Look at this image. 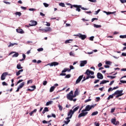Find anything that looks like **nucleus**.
I'll list each match as a JSON object with an SVG mask.
<instances>
[{
	"mask_svg": "<svg viewBox=\"0 0 126 126\" xmlns=\"http://www.w3.org/2000/svg\"><path fill=\"white\" fill-rule=\"evenodd\" d=\"M78 109H79V106L76 107L73 109V110L72 109L70 110L67 114V116H68V119H71V118H72L73 114H74V113H75V112H76V111H77Z\"/></svg>",
	"mask_w": 126,
	"mask_h": 126,
	"instance_id": "obj_1",
	"label": "nucleus"
},
{
	"mask_svg": "<svg viewBox=\"0 0 126 126\" xmlns=\"http://www.w3.org/2000/svg\"><path fill=\"white\" fill-rule=\"evenodd\" d=\"M85 74L87 75L86 78V80L89 79V78H90V74H91L92 75H94V71H92L90 70L89 69H87L85 72Z\"/></svg>",
	"mask_w": 126,
	"mask_h": 126,
	"instance_id": "obj_2",
	"label": "nucleus"
},
{
	"mask_svg": "<svg viewBox=\"0 0 126 126\" xmlns=\"http://www.w3.org/2000/svg\"><path fill=\"white\" fill-rule=\"evenodd\" d=\"M72 95H73V91H71L66 95V98L69 101H72Z\"/></svg>",
	"mask_w": 126,
	"mask_h": 126,
	"instance_id": "obj_3",
	"label": "nucleus"
},
{
	"mask_svg": "<svg viewBox=\"0 0 126 126\" xmlns=\"http://www.w3.org/2000/svg\"><path fill=\"white\" fill-rule=\"evenodd\" d=\"M75 36H76L77 37H79V38H80V39H81L82 40H85V39H86V37H87L86 35L82 34L81 33L76 34Z\"/></svg>",
	"mask_w": 126,
	"mask_h": 126,
	"instance_id": "obj_4",
	"label": "nucleus"
},
{
	"mask_svg": "<svg viewBox=\"0 0 126 126\" xmlns=\"http://www.w3.org/2000/svg\"><path fill=\"white\" fill-rule=\"evenodd\" d=\"M96 106V104H94L93 105H88L86 106V110L87 111H89L91 109L94 108V107Z\"/></svg>",
	"mask_w": 126,
	"mask_h": 126,
	"instance_id": "obj_5",
	"label": "nucleus"
},
{
	"mask_svg": "<svg viewBox=\"0 0 126 126\" xmlns=\"http://www.w3.org/2000/svg\"><path fill=\"white\" fill-rule=\"evenodd\" d=\"M38 24V23L36 21H31V24H30L29 26H27V27H30V26H36Z\"/></svg>",
	"mask_w": 126,
	"mask_h": 126,
	"instance_id": "obj_6",
	"label": "nucleus"
},
{
	"mask_svg": "<svg viewBox=\"0 0 126 126\" xmlns=\"http://www.w3.org/2000/svg\"><path fill=\"white\" fill-rule=\"evenodd\" d=\"M8 75V72H5L2 74L1 75V80H4L5 79L6 76Z\"/></svg>",
	"mask_w": 126,
	"mask_h": 126,
	"instance_id": "obj_7",
	"label": "nucleus"
},
{
	"mask_svg": "<svg viewBox=\"0 0 126 126\" xmlns=\"http://www.w3.org/2000/svg\"><path fill=\"white\" fill-rule=\"evenodd\" d=\"M74 7L76 8V11H78V12H80V11H81V9H80V8H81V5L74 4Z\"/></svg>",
	"mask_w": 126,
	"mask_h": 126,
	"instance_id": "obj_8",
	"label": "nucleus"
},
{
	"mask_svg": "<svg viewBox=\"0 0 126 126\" xmlns=\"http://www.w3.org/2000/svg\"><path fill=\"white\" fill-rule=\"evenodd\" d=\"M88 114V112H82L79 115H78V118H81L82 117H85L87 115V114Z\"/></svg>",
	"mask_w": 126,
	"mask_h": 126,
	"instance_id": "obj_9",
	"label": "nucleus"
},
{
	"mask_svg": "<svg viewBox=\"0 0 126 126\" xmlns=\"http://www.w3.org/2000/svg\"><path fill=\"white\" fill-rule=\"evenodd\" d=\"M83 76L84 75H81L77 79L76 81V84H78V83H79L80 82V81H81V80L83 78Z\"/></svg>",
	"mask_w": 126,
	"mask_h": 126,
	"instance_id": "obj_10",
	"label": "nucleus"
},
{
	"mask_svg": "<svg viewBox=\"0 0 126 126\" xmlns=\"http://www.w3.org/2000/svg\"><path fill=\"white\" fill-rule=\"evenodd\" d=\"M47 65H50V66H56V65H59V63L58 62H52L50 63H48Z\"/></svg>",
	"mask_w": 126,
	"mask_h": 126,
	"instance_id": "obj_11",
	"label": "nucleus"
},
{
	"mask_svg": "<svg viewBox=\"0 0 126 126\" xmlns=\"http://www.w3.org/2000/svg\"><path fill=\"white\" fill-rule=\"evenodd\" d=\"M119 94H117L116 96V98H119V97H121V96H123L124 95V94H123V91L120 90L119 91Z\"/></svg>",
	"mask_w": 126,
	"mask_h": 126,
	"instance_id": "obj_12",
	"label": "nucleus"
},
{
	"mask_svg": "<svg viewBox=\"0 0 126 126\" xmlns=\"http://www.w3.org/2000/svg\"><path fill=\"white\" fill-rule=\"evenodd\" d=\"M42 31H44V32H52V28L51 27H46L45 29L42 30Z\"/></svg>",
	"mask_w": 126,
	"mask_h": 126,
	"instance_id": "obj_13",
	"label": "nucleus"
},
{
	"mask_svg": "<svg viewBox=\"0 0 126 126\" xmlns=\"http://www.w3.org/2000/svg\"><path fill=\"white\" fill-rule=\"evenodd\" d=\"M97 78H98V79H103V78H104V76L101 73L98 72L97 74Z\"/></svg>",
	"mask_w": 126,
	"mask_h": 126,
	"instance_id": "obj_14",
	"label": "nucleus"
},
{
	"mask_svg": "<svg viewBox=\"0 0 126 126\" xmlns=\"http://www.w3.org/2000/svg\"><path fill=\"white\" fill-rule=\"evenodd\" d=\"M80 66L82 67V66H84V65H85V64H87V61L85 60V61H82L80 62Z\"/></svg>",
	"mask_w": 126,
	"mask_h": 126,
	"instance_id": "obj_15",
	"label": "nucleus"
},
{
	"mask_svg": "<svg viewBox=\"0 0 126 126\" xmlns=\"http://www.w3.org/2000/svg\"><path fill=\"white\" fill-rule=\"evenodd\" d=\"M16 32L18 33H20V34H23V33H24V32L23 31V30L21 29H17L16 30Z\"/></svg>",
	"mask_w": 126,
	"mask_h": 126,
	"instance_id": "obj_16",
	"label": "nucleus"
},
{
	"mask_svg": "<svg viewBox=\"0 0 126 126\" xmlns=\"http://www.w3.org/2000/svg\"><path fill=\"white\" fill-rule=\"evenodd\" d=\"M21 72H23V69H21V70H19L18 72H16L17 76L20 75V73H21Z\"/></svg>",
	"mask_w": 126,
	"mask_h": 126,
	"instance_id": "obj_17",
	"label": "nucleus"
},
{
	"mask_svg": "<svg viewBox=\"0 0 126 126\" xmlns=\"http://www.w3.org/2000/svg\"><path fill=\"white\" fill-rule=\"evenodd\" d=\"M17 69H22L23 68V67L21 66V64H20V63H19L17 65Z\"/></svg>",
	"mask_w": 126,
	"mask_h": 126,
	"instance_id": "obj_18",
	"label": "nucleus"
},
{
	"mask_svg": "<svg viewBox=\"0 0 126 126\" xmlns=\"http://www.w3.org/2000/svg\"><path fill=\"white\" fill-rule=\"evenodd\" d=\"M46 112H49V108L48 107H45L44 110L42 111V114H45Z\"/></svg>",
	"mask_w": 126,
	"mask_h": 126,
	"instance_id": "obj_19",
	"label": "nucleus"
},
{
	"mask_svg": "<svg viewBox=\"0 0 126 126\" xmlns=\"http://www.w3.org/2000/svg\"><path fill=\"white\" fill-rule=\"evenodd\" d=\"M25 84V83L22 82V83H21L20 84L19 86H18V87L19 88H20V89H21V88H23V86H24Z\"/></svg>",
	"mask_w": 126,
	"mask_h": 126,
	"instance_id": "obj_20",
	"label": "nucleus"
},
{
	"mask_svg": "<svg viewBox=\"0 0 126 126\" xmlns=\"http://www.w3.org/2000/svg\"><path fill=\"white\" fill-rule=\"evenodd\" d=\"M69 119H71V118H68V117H67L66 118V120H67V121H64V124H65V125H68V123L70 122V120H69Z\"/></svg>",
	"mask_w": 126,
	"mask_h": 126,
	"instance_id": "obj_21",
	"label": "nucleus"
},
{
	"mask_svg": "<svg viewBox=\"0 0 126 126\" xmlns=\"http://www.w3.org/2000/svg\"><path fill=\"white\" fill-rule=\"evenodd\" d=\"M37 112V109H34L33 111H31L30 113V116H32L33 115V114H34V113H36Z\"/></svg>",
	"mask_w": 126,
	"mask_h": 126,
	"instance_id": "obj_22",
	"label": "nucleus"
},
{
	"mask_svg": "<svg viewBox=\"0 0 126 126\" xmlns=\"http://www.w3.org/2000/svg\"><path fill=\"white\" fill-rule=\"evenodd\" d=\"M107 82H109V81L103 80L99 83V84H105V83H107Z\"/></svg>",
	"mask_w": 126,
	"mask_h": 126,
	"instance_id": "obj_23",
	"label": "nucleus"
},
{
	"mask_svg": "<svg viewBox=\"0 0 126 126\" xmlns=\"http://www.w3.org/2000/svg\"><path fill=\"white\" fill-rule=\"evenodd\" d=\"M104 12H105V13H106L107 15H109L110 14H114V13H116V11H114L113 12L104 11Z\"/></svg>",
	"mask_w": 126,
	"mask_h": 126,
	"instance_id": "obj_24",
	"label": "nucleus"
},
{
	"mask_svg": "<svg viewBox=\"0 0 126 126\" xmlns=\"http://www.w3.org/2000/svg\"><path fill=\"white\" fill-rule=\"evenodd\" d=\"M55 88H56L55 86L51 87L50 89V92H53L54 90H55Z\"/></svg>",
	"mask_w": 126,
	"mask_h": 126,
	"instance_id": "obj_25",
	"label": "nucleus"
},
{
	"mask_svg": "<svg viewBox=\"0 0 126 126\" xmlns=\"http://www.w3.org/2000/svg\"><path fill=\"white\" fill-rule=\"evenodd\" d=\"M53 103V101H49L46 102V106H50L51 104Z\"/></svg>",
	"mask_w": 126,
	"mask_h": 126,
	"instance_id": "obj_26",
	"label": "nucleus"
},
{
	"mask_svg": "<svg viewBox=\"0 0 126 126\" xmlns=\"http://www.w3.org/2000/svg\"><path fill=\"white\" fill-rule=\"evenodd\" d=\"M94 27H95V28H101L102 27V26L101 25H98L96 24L94 25Z\"/></svg>",
	"mask_w": 126,
	"mask_h": 126,
	"instance_id": "obj_27",
	"label": "nucleus"
},
{
	"mask_svg": "<svg viewBox=\"0 0 126 126\" xmlns=\"http://www.w3.org/2000/svg\"><path fill=\"white\" fill-rule=\"evenodd\" d=\"M119 94V90H117L114 94H113L112 95L114 96H115V95H117V94Z\"/></svg>",
	"mask_w": 126,
	"mask_h": 126,
	"instance_id": "obj_28",
	"label": "nucleus"
},
{
	"mask_svg": "<svg viewBox=\"0 0 126 126\" xmlns=\"http://www.w3.org/2000/svg\"><path fill=\"white\" fill-rule=\"evenodd\" d=\"M19 56V54L18 53H16L15 54L13 55V58H17Z\"/></svg>",
	"mask_w": 126,
	"mask_h": 126,
	"instance_id": "obj_29",
	"label": "nucleus"
},
{
	"mask_svg": "<svg viewBox=\"0 0 126 126\" xmlns=\"http://www.w3.org/2000/svg\"><path fill=\"white\" fill-rule=\"evenodd\" d=\"M14 45H17V43H10V45H9L8 46V47H9V48L10 47H13V46H14Z\"/></svg>",
	"mask_w": 126,
	"mask_h": 126,
	"instance_id": "obj_30",
	"label": "nucleus"
},
{
	"mask_svg": "<svg viewBox=\"0 0 126 126\" xmlns=\"http://www.w3.org/2000/svg\"><path fill=\"white\" fill-rule=\"evenodd\" d=\"M59 5L60 6H62V7H64V6H65L64 3L63 2L59 3Z\"/></svg>",
	"mask_w": 126,
	"mask_h": 126,
	"instance_id": "obj_31",
	"label": "nucleus"
},
{
	"mask_svg": "<svg viewBox=\"0 0 126 126\" xmlns=\"http://www.w3.org/2000/svg\"><path fill=\"white\" fill-rule=\"evenodd\" d=\"M15 15H18L19 16H21V13L20 12H17L15 13Z\"/></svg>",
	"mask_w": 126,
	"mask_h": 126,
	"instance_id": "obj_32",
	"label": "nucleus"
},
{
	"mask_svg": "<svg viewBox=\"0 0 126 126\" xmlns=\"http://www.w3.org/2000/svg\"><path fill=\"white\" fill-rule=\"evenodd\" d=\"M2 85H3V86H7L8 85V84L6 83V82H3L2 83Z\"/></svg>",
	"mask_w": 126,
	"mask_h": 126,
	"instance_id": "obj_33",
	"label": "nucleus"
},
{
	"mask_svg": "<svg viewBox=\"0 0 126 126\" xmlns=\"http://www.w3.org/2000/svg\"><path fill=\"white\" fill-rule=\"evenodd\" d=\"M96 115H98V111L94 112L92 114V116H96Z\"/></svg>",
	"mask_w": 126,
	"mask_h": 126,
	"instance_id": "obj_34",
	"label": "nucleus"
},
{
	"mask_svg": "<svg viewBox=\"0 0 126 126\" xmlns=\"http://www.w3.org/2000/svg\"><path fill=\"white\" fill-rule=\"evenodd\" d=\"M108 78H110L111 79H114V78H116V76H107Z\"/></svg>",
	"mask_w": 126,
	"mask_h": 126,
	"instance_id": "obj_35",
	"label": "nucleus"
},
{
	"mask_svg": "<svg viewBox=\"0 0 126 126\" xmlns=\"http://www.w3.org/2000/svg\"><path fill=\"white\" fill-rule=\"evenodd\" d=\"M74 94H75L76 95H77V96H78V89H76L75 92H74Z\"/></svg>",
	"mask_w": 126,
	"mask_h": 126,
	"instance_id": "obj_36",
	"label": "nucleus"
},
{
	"mask_svg": "<svg viewBox=\"0 0 126 126\" xmlns=\"http://www.w3.org/2000/svg\"><path fill=\"white\" fill-rule=\"evenodd\" d=\"M113 98H114V96H113L112 95H110L107 98V100H110V99H113Z\"/></svg>",
	"mask_w": 126,
	"mask_h": 126,
	"instance_id": "obj_37",
	"label": "nucleus"
},
{
	"mask_svg": "<svg viewBox=\"0 0 126 126\" xmlns=\"http://www.w3.org/2000/svg\"><path fill=\"white\" fill-rule=\"evenodd\" d=\"M58 108H59L60 111H63V106L61 105H58Z\"/></svg>",
	"mask_w": 126,
	"mask_h": 126,
	"instance_id": "obj_38",
	"label": "nucleus"
},
{
	"mask_svg": "<svg viewBox=\"0 0 126 126\" xmlns=\"http://www.w3.org/2000/svg\"><path fill=\"white\" fill-rule=\"evenodd\" d=\"M66 71H67V69H66V68H65L63 70H62V73H64V72H66Z\"/></svg>",
	"mask_w": 126,
	"mask_h": 126,
	"instance_id": "obj_39",
	"label": "nucleus"
},
{
	"mask_svg": "<svg viewBox=\"0 0 126 126\" xmlns=\"http://www.w3.org/2000/svg\"><path fill=\"white\" fill-rule=\"evenodd\" d=\"M120 38H121V39H125V38H126V35H120Z\"/></svg>",
	"mask_w": 126,
	"mask_h": 126,
	"instance_id": "obj_40",
	"label": "nucleus"
},
{
	"mask_svg": "<svg viewBox=\"0 0 126 126\" xmlns=\"http://www.w3.org/2000/svg\"><path fill=\"white\" fill-rule=\"evenodd\" d=\"M105 63L106 64L111 65V64L112 63V62H111V61H106Z\"/></svg>",
	"mask_w": 126,
	"mask_h": 126,
	"instance_id": "obj_41",
	"label": "nucleus"
},
{
	"mask_svg": "<svg viewBox=\"0 0 126 126\" xmlns=\"http://www.w3.org/2000/svg\"><path fill=\"white\" fill-rule=\"evenodd\" d=\"M32 82H33L32 80H28V82H27V84H29L30 83H32Z\"/></svg>",
	"mask_w": 126,
	"mask_h": 126,
	"instance_id": "obj_42",
	"label": "nucleus"
},
{
	"mask_svg": "<svg viewBox=\"0 0 126 126\" xmlns=\"http://www.w3.org/2000/svg\"><path fill=\"white\" fill-rule=\"evenodd\" d=\"M69 55L72 57H74V56H75V55H74V53H73L72 52H70L69 53Z\"/></svg>",
	"mask_w": 126,
	"mask_h": 126,
	"instance_id": "obj_43",
	"label": "nucleus"
},
{
	"mask_svg": "<svg viewBox=\"0 0 126 126\" xmlns=\"http://www.w3.org/2000/svg\"><path fill=\"white\" fill-rule=\"evenodd\" d=\"M22 81H23V79H21V80H19V81L17 82V84H16V85H17L19 84V83H20L21 82H22Z\"/></svg>",
	"mask_w": 126,
	"mask_h": 126,
	"instance_id": "obj_44",
	"label": "nucleus"
},
{
	"mask_svg": "<svg viewBox=\"0 0 126 126\" xmlns=\"http://www.w3.org/2000/svg\"><path fill=\"white\" fill-rule=\"evenodd\" d=\"M115 122H116V119H112L111 120V123H112V124H113V125H114V123H115Z\"/></svg>",
	"mask_w": 126,
	"mask_h": 126,
	"instance_id": "obj_45",
	"label": "nucleus"
},
{
	"mask_svg": "<svg viewBox=\"0 0 126 126\" xmlns=\"http://www.w3.org/2000/svg\"><path fill=\"white\" fill-rule=\"evenodd\" d=\"M47 83H48V82L47 81H44L43 83V85L45 86L47 85Z\"/></svg>",
	"mask_w": 126,
	"mask_h": 126,
	"instance_id": "obj_46",
	"label": "nucleus"
},
{
	"mask_svg": "<svg viewBox=\"0 0 126 126\" xmlns=\"http://www.w3.org/2000/svg\"><path fill=\"white\" fill-rule=\"evenodd\" d=\"M100 10H101V9H99L97 11L95 12L94 14H95V15L98 14V13H99V12H100Z\"/></svg>",
	"mask_w": 126,
	"mask_h": 126,
	"instance_id": "obj_47",
	"label": "nucleus"
},
{
	"mask_svg": "<svg viewBox=\"0 0 126 126\" xmlns=\"http://www.w3.org/2000/svg\"><path fill=\"white\" fill-rule=\"evenodd\" d=\"M43 5H44L45 7H48V6H49V4L47 3H43Z\"/></svg>",
	"mask_w": 126,
	"mask_h": 126,
	"instance_id": "obj_48",
	"label": "nucleus"
},
{
	"mask_svg": "<svg viewBox=\"0 0 126 126\" xmlns=\"http://www.w3.org/2000/svg\"><path fill=\"white\" fill-rule=\"evenodd\" d=\"M94 36H91L90 37V41H94Z\"/></svg>",
	"mask_w": 126,
	"mask_h": 126,
	"instance_id": "obj_49",
	"label": "nucleus"
},
{
	"mask_svg": "<svg viewBox=\"0 0 126 126\" xmlns=\"http://www.w3.org/2000/svg\"><path fill=\"white\" fill-rule=\"evenodd\" d=\"M70 76H71L70 74H67L66 75L65 77V78H70Z\"/></svg>",
	"mask_w": 126,
	"mask_h": 126,
	"instance_id": "obj_50",
	"label": "nucleus"
},
{
	"mask_svg": "<svg viewBox=\"0 0 126 126\" xmlns=\"http://www.w3.org/2000/svg\"><path fill=\"white\" fill-rule=\"evenodd\" d=\"M113 90H114V88H109L108 90V92H110V91H113Z\"/></svg>",
	"mask_w": 126,
	"mask_h": 126,
	"instance_id": "obj_51",
	"label": "nucleus"
},
{
	"mask_svg": "<svg viewBox=\"0 0 126 126\" xmlns=\"http://www.w3.org/2000/svg\"><path fill=\"white\" fill-rule=\"evenodd\" d=\"M91 99L90 98H89L88 99H86L85 101V103H87L88 102H90V101H91Z\"/></svg>",
	"mask_w": 126,
	"mask_h": 126,
	"instance_id": "obj_52",
	"label": "nucleus"
},
{
	"mask_svg": "<svg viewBox=\"0 0 126 126\" xmlns=\"http://www.w3.org/2000/svg\"><path fill=\"white\" fill-rule=\"evenodd\" d=\"M89 1H90L91 2H96V0H88Z\"/></svg>",
	"mask_w": 126,
	"mask_h": 126,
	"instance_id": "obj_53",
	"label": "nucleus"
},
{
	"mask_svg": "<svg viewBox=\"0 0 126 126\" xmlns=\"http://www.w3.org/2000/svg\"><path fill=\"white\" fill-rule=\"evenodd\" d=\"M99 81H100V80H99V79L95 80L94 82V84H96V83H98V82H99Z\"/></svg>",
	"mask_w": 126,
	"mask_h": 126,
	"instance_id": "obj_54",
	"label": "nucleus"
},
{
	"mask_svg": "<svg viewBox=\"0 0 126 126\" xmlns=\"http://www.w3.org/2000/svg\"><path fill=\"white\" fill-rule=\"evenodd\" d=\"M70 41H71V40L69 39V40H67L65 41V44H67L68 43H70Z\"/></svg>",
	"mask_w": 126,
	"mask_h": 126,
	"instance_id": "obj_55",
	"label": "nucleus"
},
{
	"mask_svg": "<svg viewBox=\"0 0 126 126\" xmlns=\"http://www.w3.org/2000/svg\"><path fill=\"white\" fill-rule=\"evenodd\" d=\"M43 50H44V49H43V48H41L38 49H37V51H38V52H42V51H43Z\"/></svg>",
	"mask_w": 126,
	"mask_h": 126,
	"instance_id": "obj_56",
	"label": "nucleus"
},
{
	"mask_svg": "<svg viewBox=\"0 0 126 126\" xmlns=\"http://www.w3.org/2000/svg\"><path fill=\"white\" fill-rule=\"evenodd\" d=\"M61 76H64V75H66V74L64 73H61L60 75Z\"/></svg>",
	"mask_w": 126,
	"mask_h": 126,
	"instance_id": "obj_57",
	"label": "nucleus"
},
{
	"mask_svg": "<svg viewBox=\"0 0 126 126\" xmlns=\"http://www.w3.org/2000/svg\"><path fill=\"white\" fill-rule=\"evenodd\" d=\"M94 126H100V124L99 123H97V122L94 123Z\"/></svg>",
	"mask_w": 126,
	"mask_h": 126,
	"instance_id": "obj_58",
	"label": "nucleus"
},
{
	"mask_svg": "<svg viewBox=\"0 0 126 126\" xmlns=\"http://www.w3.org/2000/svg\"><path fill=\"white\" fill-rule=\"evenodd\" d=\"M115 82V81L113 80L109 84V86H111V85H113V84Z\"/></svg>",
	"mask_w": 126,
	"mask_h": 126,
	"instance_id": "obj_59",
	"label": "nucleus"
},
{
	"mask_svg": "<svg viewBox=\"0 0 126 126\" xmlns=\"http://www.w3.org/2000/svg\"><path fill=\"white\" fill-rule=\"evenodd\" d=\"M120 1L122 3H125L126 2V0H120Z\"/></svg>",
	"mask_w": 126,
	"mask_h": 126,
	"instance_id": "obj_60",
	"label": "nucleus"
},
{
	"mask_svg": "<svg viewBox=\"0 0 126 126\" xmlns=\"http://www.w3.org/2000/svg\"><path fill=\"white\" fill-rule=\"evenodd\" d=\"M96 102H99V101H100V97H96Z\"/></svg>",
	"mask_w": 126,
	"mask_h": 126,
	"instance_id": "obj_61",
	"label": "nucleus"
},
{
	"mask_svg": "<svg viewBox=\"0 0 126 126\" xmlns=\"http://www.w3.org/2000/svg\"><path fill=\"white\" fill-rule=\"evenodd\" d=\"M70 69L71 70V69H74V67L72 65H70Z\"/></svg>",
	"mask_w": 126,
	"mask_h": 126,
	"instance_id": "obj_62",
	"label": "nucleus"
},
{
	"mask_svg": "<svg viewBox=\"0 0 126 126\" xmlns=\"http://www.w3.org/2000/svg\"><path fill=\"white\" fill-rule=\"evenodd\" d=\"M40 15H41V16L44 17L45 16V14L43 13L42 12H40Z\"/></svg>",
	"mask_w": 126,
	"mask_h": 126,
	"instance_id": "obj_63",
	"label": "nucleus"
},
{
	"mask_svg": "<svg viewBox=\"0 0 126 126\" xmlns=\"http://www.w3.org/2000/svg\"><path fill=\"white\" fill-rule=\"evenodd\" d=\"M120 82H121V83L124 84V83H126V81L120 80Z\"/></svg>",
	"mask_w": 126,
	"mask_h": 126,
	"instance_id": "obj_64",
	"label": "nucleus"
}]
</instances>
